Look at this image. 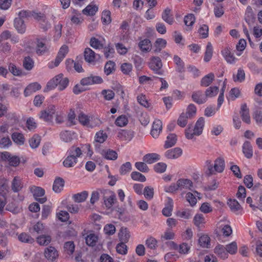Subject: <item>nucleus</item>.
I'll use <instances>...</instances> for the list:
<instances>
[{
	"mask_svg": "<svg viewBox=\"0 0 262 262\" xmlns=\"http://www.w3.org/2000/svg\"><path fill=\"white\" fill-rule=\"evenodd\" d=\"M205 125V119L200 117L197 120L193 129L189 125L186 129L185 134L186 138L188 139H192L194 136H200L203 132Z\"/></svg>",
	"mask_w": 262,
	"mask_h": 262,
	"instance_id": "2",
	"label": "nucleus"
},
{
	"mask_svg": "<svg viewBox=\"0 0 262 262\" xmlns=\"http://www.w3.org/2000/svg\"><path fill=\"white\" fill-rule=\"evenodd\" d=\"M182 154V149L179 147H175L167 150L165 153V156L168 159H172L179 158Z\"/></svg>",
	"mask_w": 262,
	"mask_h": 262,
	"instance_id": "15",
	"label": "nucleus"
},
{
	"mask_svg": "<svg viewBox=\"0 0 262 262\" xmlns=\"http://www.w3.org/2000/svg\"><path fill=\"white\" fill-rule=\"evenodd\" d=\"M119 236L121 242L126 243L128 242L130 236L127 229L122 228L119 233Z\"/></svg>",
	"mask_w": 262,
	"mask_h": 262,
	"instance_id": "56",
	"label": "nucleus"
},
{
	"mask_svg": "<svg viewBox=\"0 0 262 262\" xmlns=\"http://www.w3.org/2000/svg\"><path fill=\"white\" fill-rule=\"evenodd\" d=\"M243 152L245 156L248 158L250 159L253 156V149L251 143L249 141H245L243 145Z\"/></svg>",
	"mask_w": 262,
	"mask_h": 262,
	"instance_id": "23",
	"label": "nucleus"
},
{
	"mask_svg": "<svg viewBox=\"0 0 262 262\" xmlns=\"http://www.w3.org/2000/svg\"><path fill=\"white\" fill-rule=\"evenodd\" d=\"M145 245L147 248L150 249H155L157 246V241L153 237L150 236L146 240Z\"/></svg>",
	"mask_w": 262,
	"mask_h": 262,
	"instance_id": "62",
	"label": "nucleus"
},
{
	"mask_svg": "<svg viewBox=\"0 0 262 262\" xmlns=\"http://www.w3.org/2000/svg\"><path fill=\"white\" fill-rule=\"evenodd\" d=\"M214 252L219 257L222 259H225L228 257L226 248L222 245H217L214 249Z\"/></svg>",
	"mask_w": 262,
	"mask_h": 262,
	"instance_id": "17",
	"label": "nucleus"
},
{
	"mask_svg": "<svg viewBox=\"0 0 262 262\" xmlns=\"http://www.w3.org/2000/svg\"><path fill=\"white\" fill-rule=\"evenodd\" d=\"M98 237L94 233L89 234L85 238V242L89 246L93 247L96 245Z\"/></svg>",
	"mask_w": 262,
	"mask_h": 262,
	"instance_id": "41",
	"label": "nucleus"
},
{
	"mask_svg": "<svg viewBox=\"0 0 262 262\" xmlns=\"http://www.w3.org/2000/svg\"><path fill=\"white\" fill-rule=\"evenodd\" d=\"M104 194H108L109 195L106 197L104 196L103 199L104 201V204L105 207L107 209H110L112 207L115 203V201L116 200V196L114 192L111 191L107 190L106 192H104Z\"/></svg>",
	"mask_w": 262,
	"mask_h": 262,
	"instance_id": "9",
	"label": "nucleus"
},
{
	"mask_svg": "<svg viewBox=\"0 0 262 262\" xmlns=\"http://www.w3.org/2000/svg\"><path fill=\"white\" fill-rule=\"evenodd\" d=\"M178 186L179 187V189L182 190L183 189H188L189 190L191 189L192 187V182L189 179H179L178 181Z\"/></svg>",
	"mask_w": 262,
	"mask_h": 262,
	"instance_id": "32",
	"label": "nucleus"
},
{
	"mask_svg": "<svg viewBox=\"0 0 262 262\" xmlns=\"http://www.w3.org/2000/svg\"><path fill=\"white\" fill-rule=\"evenodd\" d=\"M149 67L155 73L162 75L161 71L162 63L160 57L155 56L151 57L149 62Z\"/></svg>",
	"mask_w": 262,
	"mask_h": 262,
	"instance_id": "6",
	"label": "nucleus"
},
{
	"mask_svg": "<svg viewBox=\"0 0 262 262\" xmlns=\"http://www.w3.org/2000/svg\"><path fill=\"white\" fill-rule=\"evenodd\" d=\"M78 120L79 122L83 125L89 127L90 118L83 113H80L78 115Z\"/></svg>",
	"mask_w": 262,
	"mask_h": 262,
	"instance_id": "60",
	"label": "nucleus"
},
{
	"mask_svg": "<svg viewBox=\"0 0 262 262\" xmlns=\"http://www.w3.org/2000/svg\"><path fill=\"white\" fill-rule=\"evenodd\" d=\"M45 38H37L36 40L35 53L38 56H42L49 51L50 46L47 43Z\"/></svg>",
	"mask_w": 262,
	"mask_h": 262,
	"instance_id": "4",
	"label": "nucleus"
},
{
	"mask_svg": "<svg viewBox=\"0 0 262 262\" xmlns=\"http://www.w3.org/2000/svg\"><path fill=\"white\" fill-rule=\"evenodd\" d=\"M37 13L34 11H31L29 10H21L18 13L19 17L21 19L24 18H29L30 17H33L35 18V15Z\"/></svg>",
	"mask_w": 262,
	"mask_h": 262,
	"instance_id": "54",
	"label": "nucleus"
},
{
	"mask_svg": "<svg viewBox=\"0 0 262 262\" xmlns=\"http://www.w3.org/2000/svg\"><path fill=\"white\" fill-rule=\"evenodd\" d=\"M209 27L207 25L203 24L200 26L198 30L201 38H206L208 37Z\"/></svg>",
	"mask_w": 262,
	"mask_h": 262,
	"instance_id": "47",
	"label": "nucleus"
},
{
	"mask_svg": "<svg viewBox=\"0 0 262 262\" xmlns=\"http://www.w3.org/2000/svg\"><path fill=\"white\" fill-rule=\"evenodd\" d=\"M162 18L166 23L172 25L174 21V19L171 14V10L169 8H166L162 13Z\"/></svg>",
	"mask_w": 262,
	"mask_h": 262,
	"instance_id": "24",
	"label": "nucleus"
},
{
	"mask_svg": "<svg viewBox=\"0 0 262 262\" xmlns=\"http://www.w3.org/2000/svg\"><path fill=\"white\" fill-rule=\"evenodd\" d=\"M142 194H144L146 200H151L154 197V188L151 186H146L144 189Z\"/></svg>",
	"mask_w": 262,
	"mask_h": 262,
	"instance_id": "49",
	"label": "nucleus"
},
{
	"mask_svg": "<svg viewBox=\"0 0 262 262\" xmlns=\"http://www.w3.org/2000/svg\"><path fill=\"white\" fill-rule=\"evenodd\" d=\"M228 205H229L231 210L232 212H236L241 209V205L236 200H229L228 202Z\"/></svg>",
	"mask_w": 262,
	"mask_h": 262,
	"instance_id": "52",
	"label": "nucleus"
},
{
	"mask_svg": "<svg viewBox=\"0 0 262 262\" xmlns=\"http://www.w3.org/2000/svg\"><path fill=\"white\" fill-rule=\"evenodd\" d=\"M90 44L92 48L95 49H99L103 48V44L101 41L98 39L94 37L91 38Z\"/></svg>",
	"mask_w": 262,
	"mask_h": 262,
	"instance_id": "59",
	"label": "nucleus"
},
{
	"mask_svg": "<svg viewBox=\"0 0 262 262\" xmlns=\"http://www.w3.org/2000/svg\"><path fill=\"white\" fill-rule=\"evenodd\" d=\"M212 53L213 48L211 42H208L206 46V51L204 58V60L205 61L208 62L210 60L212 56Z\"/></svg>",
	"mask_w": 262,
	"mask_h": 262,
	"instance_id": "43",
	"label": "nucleus"
},
{
	"mask_svg": "<svg viewBox=\"0 0 262 262\" xmlns=\"http://www.w3.org/2000/svg\"><path fill=\"white\" fill-rule=\"evenodd\" d=\"M240 114L242 120L247 124H250L251 122L249 115V110L246 104H243L241 107Z\"/></svg>",
	"mask_w": 262,
	"mask_h": 262,
	"instance_id": "20",
	"label": "nucleus"
},
{
	"mask_svg": "<svg viewBox=\"0 0 262 262\" xmlns=\"http://www.w3.org/2000/svg\"><path fill=\"white\" fill-rule=\"evenodd\" d=\"M173 61L176 65V71L179 73H183L185 71V63L181 58L178 55L173 56Z\"/></svg>",
	"mask_w": 262,
	"mask_h": 262,
	"instance_id": "28",
	"label": "nucleus"
},
{
	"mask_svg": "<svg viewBox=\"0 0 262 262\" xmlns=\"http://www.w3.org/2000/svg\"><path fill=\"white\" fill-rule=\"evenodd\" d=\"M18 238L19 241L23 243H32L34 241V239L26 233L20 234L18 235Z\"/></svg>",
	"mask_w": 262,
	"mask_h": 262,
	"instance_id": "61",
	"label": "nucleus"
},
{
	"mask_svg": "<svg viewBox=\"0 0 262 262\" xmlns=\"http://www.w3.org/2000/svg\"><path fill=\"white\" fill-rule=\"evenodd\" d=\"M108 136L107 134L103 130L97 132L95 136V142L99 143H104L107 139Z\"/></svg>",
	"mask_w": 262,
	"mask_h": 262,
	"instance_id": "34",
	"label": "nucleus"
},
{
	"mask_svg": "<svg viewBox=\"0 0 262 262\" xmlns=\"http://www.w3.org/2000/svg\"><path fill=\"white\" fill-rule=\"evenodd\" d=\"M132 169V164L129 162H127L122 164L120 168V173L122 175H125Z\"/></svg>",
	"mask_w": 262,
	"mask_h": 262,
	"instance_id": "64",
	"label": "nucleus"
},
{
	"mask_svg": "<svg viewBox=\"0 0 262 262\" xmlns=\"http://www.w3.org/2000/svg\"><path fill=\"white\" fill-rule=\"evenodd\" d=\"M41 86L38 82H33L29 84L24 90V96L27 97L36 91L39 90Z\"/></svg>",
	"mask_w": 262,
	"mask_h": 262,
	"instance_id": "12",
	"label": "nucleus"
},
{
	"mask_svg": "<svg viewBox=\"0 0 262 262\" xmlns=\"http://www.w3.org/2000/svg\"><path fill=\"white\" fill-rule=\"evenodd\" d=\"M77 162V159L69 155H67V157L63 160L62 164L64 167L70 168L74 167Z\"/></svg>",
	"mask_w": 262,
	"mask_h": 262,
	"instance_id": "35",
	"label": "nucleus"
},
{
	"mask_svg": "<svg viewBox=\"0 0 262 262\" xmlns=\"http://www.w3.org/2000/svg\"><path fill=\"white\" fill-rule=\"evenodd\" d=\"M102 82L103 79L101 77L91 75L89 77L82 78L80 80V84L82 86H85L95 84H100Z\"/></svg>",
	"mask_w": 262,
	"mask_h": 262,
	"instance_id": "7",
	"label": "nucleus"
},
{
	"mask_svg": "<svg viewBox=\"0 0 262 262\" xmlns=\"http://www.w3.org/2000/svg\"><path fill=\"white\" fill-rule=\"evenodd\" d=\"M69 52V48L66 45H63L60 48L57 55L55 59L54 66L57 67L61 61L63 59Z\"/></svg>",
	"mask_w": 262,
	"mask_h": 262,
	"instance_id": "11",
	"label": "nucleus"
},
{
	"mask_svg": "<svg viewBox=\"0 0 262 262\" xmlns=\"http://www.w3.org/2000/svg\"><path fill=\"white\" fill-rule=\"evenodd\" d=\"M101 154L105 159L109 160H115L118 158L116 151L111 149L103 150Z\"/></svg>",
	"mask_w": 262,
	"mask_h": 262,
	"instance_id": "22",
	"label": "nucleus"
},
{
	"mask_svg": "<svg viewBox=\"0 0 262 262\" xmlns=\"http://www.w3.org/2000/svg\"><path fill=\"white\" fill-rule=\"evenodd\" d=\"M160 159V156L157 154L151 153L145 155L143 158V161L148 164H152Z\"/></svg>",
	"mask_w": 262,
	"mask_h": 262,
	"instance_id": "29",
	"label": "nucleus"
},
{
	"mask_svg": "<svg viewBox=\"0 0 262 262\" xmlns=\"http://www.w3.org/2000/svg\"><path fill=\"white\" fill-rule=\"evenodd\" d=\"M103 53L106 58H112L114 56L115 50L112 46L108 45L103 48Z\"/></svg>",
	"mask_w": 262,
	"mask_h": 262,
	"instance_id": "51",
	"label": "nucleus"
},
{
	"mask_svg": "<svg viewBox=\"0 0 262 262\" xmlns=\"http://www.w3.org/2000/svg\"><path fill=\"white\" fill-rule=\"evenodd\" d=\"M189 119L191 118L188 117V116L185 114V113H182L178 119L177 123L180 126L184 127L187 125L188 120Z\"/></svg>",
	"mask_w": 262,
	"mask_h": 262,
	"instance_id": "45",
	"label": "nucleus"
},
{
	"mask_svg": "<svg viewBox=\"0 0 262 262\" xmlns=\"http://www.w3.org/2000/svg\"><path fill=\"white\" fill-rule=\"evenodd\" d=\"M24 185L21 179L19 177H15L11 182V188L13 192H18L23 188Z\"/></svg>",
	"mask_w": 262,
	"mask_h": 262,
	"instance_id": "13",
	"label": "nucleus"
},
{
	"mask_svg": "<svg viewBox=\"0 0 262 262\" xmlns=\"http://www.w3.org/2000/svg\"><path fill=\"white\" fill-rule=\"evenodd\" d=\"M199 244L203 248H209L210 245V237L207 235H202L199 237Z\"/></svg>",
	"mask_w": 262,
	"mask_h": 262,
	"instance_id": "40",
	"label": "nucleus"
},
{
	"mask_svg": "<svg viewBox=\"0 0 262 262\" xmlns=\"http://www.w3.org/2000/svg\"><path fill=\"white\" fill-rule=\"evenodd\" d=\"M34 62L32 58L30 56H27L24 58L23 60V67L28 70L30 71L34 67Z\"/></svg>",
	"mask_w": 262,
	"mask_h": 262,
	"instance_id": "46",
	"label": "nucleus"
},
{
	"mask_svg": "<svg viewBox=\"0 0 262 262\" xmlns=\"http://www.w3.org/2000/svg\"><path fill=\"white\" fill-rule=\"evenodd\" d=\"M98 8L96 5H88L83 10L84 14L90 16L94 15L98 11Z\"/></svg>",
	"mask_w": 262,
	"mask_h": 262,
	"instance_id": "38",
	"label": "nucleus"
},
{
	"mask_svg": "<svg viewBox=\"0 0 262 262\" xmlns=\"http://www.w3.org/2000/svg\"><path fill=\"white\" fill-rule=\"evenodd\" d=\"M44 254L46 258L52 261L55 260L58 256L57 251L54 247L51 246L46 249Z\"/></svg>",
	"mask_w": 262,
	"mask_h": 262,
	"instance_id": "16",
	"label": "nucleus"
},
{
	"mask_svg": "<svg viewBox=\"0 0 262 262\" xmlns=\"http://www.w3.org/2000/svg\"><path fill=\"white\" fill-rule=\"evenodd\" d=\"M14 26L19 33H24L26 31V26L23 19L20 18H16L14 20Z\"/></svg>",
	"mask_w": 262,
	"mask_h": 262,
	"instance_id": "26",
	"label": "nucleus"
},
{
	"mask_svg": "<svg viewBox=\"0 0 262 262\" xmlns=\"http://www.w3.org/2000/svg\"><path fill=\"white\" fill-rule=\"evenodd\" d=\"M214 79L213 73H210L202 78L201 80V85L204 87L209 86Z\"/></svg>",
	"mask_w": 262,
	"mask_h": 262,
	"instance_id": "33",
	"label": "nucleus"
},
{
	"mask_svg": "<svg viewBox=\"0 0 262 262\" xmlns=\"http://www.w3.org/2000/svg\"><path fill=\"white\" fill-rule=\"evenodd\" d=\"M151 45L148 39H145L139 43L140 49L143 52H147L150 50Z\"/></svg>",
	"mask_w": 262,
	"mask_h": 262,
	"instance_id": "42",
	"label": "nucleus"
},
{
	"mask_svg": "<svg viewBox=\"0 0 262 262\" xmlns=\"http://www.w3.org/2000/svg\"><path fill=\"white\" fill-rule=\"evenodd\" d=\"M96 54L94 51L89 48L85 49L84 51V57L85 60L89 62L92 63L95 61Z\"/></svg>",
	"mask_w": 262,
	"mask_h": 262,
	"instance_id": "21",
	"label": "nucleus"
},
{
	"mask_svg": "<svg viewBox=\"0 0 262 262\" xmlns=\"http://www.w3.org/2000/svg\"><path fill=\"white\" fill-rule=\"evenodd\" d=\"M173 202L172 199L167 198L164 208L162 210L163 214L168 217L171 215L173 209Z\"/></svg>",
	"mask_w": 262,
	"mask_h": 262,
	"instance_id": "18",
	"label": "nucleus"
},
{
	"mask_svg": "<svg viewBox=\"0 0 262 262\" xmlns=\"http://www.w3.org/2000/svg\"><path fill=\"white\" fill-rule=\"evenodd\" d=\"M11 138L13 142L18 145H22L25 143V137L23 134L14 132L11 135Z\"/></svg>",
	"mask_w": 262,
	"mask_h": 262,
	"instance_id": "30",
	"label": "nucleus"
},
{
	"mask_svg": "<svg viewBox=\"0 0 262 262\" xmlns=\"http://www.w3.org/2000/svg\"><path fill=\"white\" fill-rule=\"evenodd\" d=\"M177 141V135L175 134H169L165 141L164 147L168 148L175 145Z\"/></svg>",
	"mask_w": 262,
	"mask_h": 262,
	"instance_id": "31",
	"label": "nucleus"
},
{
	"mask_svg": "<svg viewBox=\"0 0 262 262\" xmlns=\"http://www.w3.org/2000/svg\"><path fill=\"white\" fill-rule=\"evenodd\" d=\"M162 130V123L159 119H155L152 123L150 134L154 138H157Z\"/></svg>",
	"mask_w": 262,
	"mask_h": 262,
	"instance_id": "8",
	"label": "nucleus"
},
{
	"mask_svg": "<svg viewBox=\"0 0 262 262\" xmlns=\"http://www.w3.org/2000/svg\"><path fill=\"white\" fill-rule=\"evenodd\" d=\"M228 255L235 254L237 251V245L235 242H232L231 243L226 245L225 246Z\"/></svg>",
	"mask_w": 262,
	"mask_h": 262,
	"instance_id": "44",
	"label": "nucleus"
},
{
	"mask_svg": "<svg viewBox=\"0 0 262 262\" xmlns=\"http://www.w3.org/2000/svg\"><path fill=\"white\" fill-rule=\"evenodd\" d=\"M29 144L32 148H36L39 145L40 142V138L37 135H34L29 140Z\"/></svg>",
	"mask_w": 262,
	"mask_h": 262,
	"instance_id": "53",
	"label": "nucleus"
},
{
	"mask_svg": "<svg viewBox=\"0 0 262 262\" xmlns=\"http://www.w3.org/2000/svg\"><path fill=\"white\" fill-rule=\"evenodd\" d=\"M51 240V236L49 235H42L39 236L37 238V242L40 245H47Z\"/></svg>",
	"mask_w": 262,
	"mask_h": 262,
	"instance_id": "55",
	"label": "nucleus"
},
{
	"mask_svg": "<svg viewBox=\"0 0 262 262\" xmlns=\"http://www.w3.org/2000/svg\"><path fill=\"white\" fill-rule=\"evenodd\" d=\"M82 151L79 147L72 146L67 151V155L73 157L78 160V158L82 155Z\"/></svg>",
	"mask_w": 262,
	"mask_h": 262,
	"instance_id": "27",
	"label": "nucleus"
},
{
	"mask_svg": "<svg viewBox=\"0 0 262 262\" xmlns=\"http://www.w3.org/2000/svg\"><path fill=\"white\" fill-rule=\"evenodd\" d=\"M75 134V133L72 131L63 130L60 133L59 136L63 142L70 143L74 139Z\"/></svg>",
	"mask_w": 262,
	"mask_h": 262,
	"instance_id": "19",
	"label": "nucleus"
},
{
	"mask_svg": "<svg viewBox=\"0 0 262 262\" xmlns=\"http://www.w3.org/2000/svg\"><path fill=\"white\" fill-rule=\"evenodd\" d=\"M64 181L61 178H56L53 185V190L56 193H59L63 190Z\"/></svg>",
	"mask_w": 262,
	"mask_h": 262,
	"instance_id": "25",
	"label": "nucleus"
},
{
	"mask_svg": "<svg viewBox=\"0 0 262 262\" xmlns=\"http://www.w3.org/2000/svg\"><path fill=\"white\" fill-rule=\"evenodd\" d=\"M219 92V88L217 86H210L205 91L206 98L213 97L217 95Z\"/></svg>",
	"mask_w": 262,
	"mask_h": 262,
	"instance_id": "57",
	"label": "nucleus"
},
{
	"mask_svg": "<svg viewBox=\"0 0 262 262\" xmlns=\"http://www.w3.org/2000/svg\"><path fill=\"white\" fill-rule=\"evenodd\" d=\"M206 166L207 167L206 174L208 176L212 175L214 172L219 173L222 172L225 168V163L223 158L219 157L214 161V166H212L210 160H207L205 162Z\"/></svg>",
	"mask_w": 262,
	"mask_h": 262,
	"instance_id": "3",
	"label": "nucleus"
},
{
	"mask_svg": "<svg viewBox=\"0 0 262 262\" xmlns=\"http://www.w3.org/2000/svg\"><path fill=\"white\" fill-rule=\"evenodd\" d=\"M191 97L194 102L199 104L204 103L207 101L206 95L201 91L193 92Z\"/></svg>",
	"mask_w": 262,
	"mask_h": 262,
	"instance_id": "14",
	"label": "nucleus"
},
{
	"mask_svg": "<svg viewBox=\"0 0 262 262\" xmlns=\"http://www.w3.org/2000/svg\"><path fill=\"white\" fill-rule=\"evenodd\" d=\"M115 63L111 60L106 62L104 67V72L106 75H109L113 73L115 70Z\"/></svg>",
	"mask_w": 262,
	"mask_h": 262,
	"instance_id": "37",
	"label": "nucleus"
},
{
	"mask_svg": "<svg viewBox=\"0 0 262 262\" xmlns=\"http://www.w3.org/2000/svg\"><path fill=\"white\" fill-rule=\"evenodd\" d=\"M69 84V79L67 77H64L62 74H59L48 82L47 89L49 90H51L57 86L58 89L61 91L65 90Z\"/></svg>",
	"mask_w": 262,
	"mask_h": 262,
	"instance_id": "1",
	"label": "nucleus"
},
{
	"mask_svg": "<svg viewBox=\"0 0 262 262\" xmlns=\"http://www.w3.org/2000/svg\"><path fill=\"white\" fill-rule=\"evenodd\" d=\"M223 54L228 63L232 64L235 62L236 58L228 50L225 51Z\"/></svg>",
	"mask_w": 262,
	"mask_h": 262,
	"instance_id": "63",
	"label": "nucleus"
},
{
	"mask_svg": "<svg viewBox=\"0 0 262 262\" xmlns=\"http://www.w3.org/2000/svg\"><path fill=\"white\" fill-rule=\"evenodd\" d=\"M128 122V118L125 115H121L117 118L115 120V124L119 127L126 126Z\"/></svg>",
	"mask_w": 262,
	"mask_h": 262,
	"instance_id": "48",
	"label": "nucleus"
},
{
	"mask_svg": "<svg viewBox=\"0 0 262 262\" xmlns=\"http://www.w3.org/2000/svg\"><path fill=\"white\" fill-rule=\"evenodd\" d=\"M253 18L254 14L252 9L250 6H248L245 12V19L247 23L250 24Z\"/></svg>",
	"mask_w": 262,
	"mask_h": 262,
	"instance_id": "58",
	"label": "nucleus"
},
{
	"mask_svg": "<svg viewBox=\"0 0 262 262\" xmlns=\"http://www.w3.org/2000/svg\"><path fill=\"white\" fill-rule=\"evenodd\" d=\"M30 190L35 199L38 202L43 204L47 201L46 197L39 198V197L43 196L45 194V191L43 188L40 187L33 186L30 188Z\"/></svg>",
	"mask_w": 262,
	"mask_h": 262,
	"instance_id": "5",
	"label": "nucleus"
},
{
	"mask_svg": "<svg viewBox=\"0 0 262 262\" xmlns=\"http://www.w3.org/2000/svg\"><path fill=\"white\" fill-rule=\"evenodd\" d=\"M104 192H106V190L104 189H97L95 191H93L92 192L91 199H90V203L91 204L94 205L96 202H97L100 198V193L104 194Z\"/></svg>",
	"mask_w": 262,
	"mask_h": 262,
	"instance_id": "36",
	"label": "nucleus"
},
{
	"mask_svg": "<svg viewBox=\"0 0 262 262\" xmlns=\"http://www.w3.org/2000/svg\"><path fill=\"white\" fill-rule=\"evenodd\" d=\"M35 19L38 20L41 28L44 31H47L51 27V24L47 20L46 16L43 14L41 13H36L35 15Z\"/></svg>",
	"mask_w": 262,
	"mask_h": 262,
	"instance_id": "10",
	"label": "nucleus"
},
{
	"mask_svg": "<svg viewBox=\"0 0 262 262\" xmlns=\"http://www.w3.org/2000/svg\"><path fill=\"white\" fill-rule=\"evenodd\" d=\"M8 72L10 71L14 76H20L23 75V72L21 70L18 68L13 63H10L8 66Z\"/></svg>",
	"mask_w": 262,
	"mask_h": 262,
	"instance_id": "50",
	"label": "nucleus"
},
{
	"mask_svg": "<svg viewBox=\"0 0 262 262\" xmlns=\"http://www.w3.org/2000/svg\"><path fill=\"white\" fill-rule=\"evenodd\" d=\"M88 192L83 191L80 193H78L73 196V199L75 202L80 203L84 202L88 196Z\"/></svg>",
	"mask_w": 262,
	"mask_h": 262,
	"instance_id": "39",
	"label": "nucleus"
}]
</instances>
